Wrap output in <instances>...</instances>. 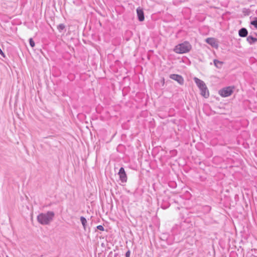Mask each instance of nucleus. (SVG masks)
Here are the masks:
<instances>
[{
  "mask_svg": "<svg viewBox=\"0 0 257 257\" xmlns=\"http://www.w3.org/2000/svg\"><path fill=\"white\" fill-rule=\"evenodd\" d=\"M54 215L53 211L41 213L37 216V220L42 225H48L53 220Z\"/></svg>",
  "mask_w": 257,
  "mask_h": 257,
  "instance_id": "f257e3e1",
  "label": "nucleus"
},
{
  "mask_svg": "<svg viewBox=\"0 0 257 257\" xmlns=\"http://www.w3.org/2000/svg\"><path fill=\"white\" fill-rule=\"evenodd\" d=\"M29 43L31 47H34L35 46V44L32 38L29 39Z\"/></svg>",
  "mask_w": 257,
  "mask_h": 257,
  "instance_id": "f3484780",
  "label": "nucleus"
},
{
  "mask_svg": "<svg viewBox=\"0 0 257 257\" xmlns=\"http://www.w3.org/2000/svg\"><path fill=\"white\" fill-rule=\"evenodd\" d=\"M118 175H119V179L122 183H125L127 181V176L124 169L123 167H121L119 169Z\"/></svg>",
  "mask_w": 257,
  "mask_h": 257,
  "instance_id": "20e7f679",
  "label": "nucleus"
},
{
  "mask_svg": "<svg viewBox=\"0 0 257 257\" xmlns=\"http://www.w3.org/2000/svg\"><path fill=\"white\" fill-rule=\"evenodd\" d=\"M137 14L139 21L143 22V21H144V13L142 9H141L140 8H138L137 9Z\"/></svg>",
  "mask_w": 257,
  "mask_h": 257,
  "instance_id": "0eeeda50",
  "label": "nucleus"
},
{
  "mask_svg": "<svg viewBox=\"0 0 257 257\" xmlns=\"http://www.w3.org/2000/svg\"><path fill=\"white\" fill-rule=\"evenodd\" d=\"M169 205L167 204L165 206H162V208H163V209H166V208H167L168 207H169Z\"/></svg>",
  "mask_w": 257,
  "mask_h": 257,
  "instance_id": "aec40b11",
  "label": "nucleus"
},
{
  "mask_svg": "<svg viewBox=\"0 0 257 257\" xmlns=\"http://www.w3.org/2000/svg\"><path fill=\"white\" fill-rule=\"evenodd\" d=\"M206 42L214 48L218 47V44L216 40L213 38H208L206 39Z\"/></svg>",
  "mask_w": 257,
  "mask_h": 257,
  "instance_id": "423d86ee",
  "label": "nucleus"
},
{
  "mask_svg": "<svg viewBox=\"0 0 257 257\" xmlns=\"http://www.w3.org/2000/svg\"><path fill=\"white\" fill-rule=\"evenodd\" d=\"M233 88L230 86L224 87L219 91V95L223 97L230 96L233 93Z\"/></svg>",
  "mask_w": 257,
  "mask_h": 257,
  "instance_id": "7ed1b4c3",
  "label": "nucleus"
},
{
  "mask_svg": "<svg viewBox=\"0 0 257 257\" xmlns=\"http://www.w3.org/2000/svg\"><path fill=\"white\" fill-rule=\"evenodd\" d=\"M247 34L248 31L245 28H242L238 31V35L240 37H245Z\"/></svg>",
  "mask_w": 257,
  "mask_h": 257,
  "instance_id": "9d476101",
  "label": "nucleus"
},
{
  "mask_svg": "<svg viewBox=\"0 0 257 257\" xmlns=\"http://www.w3.org/2000/svg\"><path fill=\"white\" fill-rule=\"evenodd\" d=\"M199 89L201 92L200 94L202 96L206 98L209 97V93L206 85L202 88H201Z\"/></svg>",
  "mask_w": 257,
  "mask_h": 257,
  "instance_id": "6e6552de",
  "label": "nucleus"
},
{
  "mask_svg": "<svg viewBox=\"0 0 257 257\" xmlns=\"http://www.w3.org/2000/svg\"><path fill=\"white\" fill-rule=\"evenodd\" d=\"M80 221H81V222L83 226L84 229H85L86 225L87 223V220H86V218L83 216H81V217H80Z\"/></svg>",
  "mask_w": 257,
  "mask_h": 257,
  "instance_id": "ddd939ff",
  "label": "nucleus"
},
{
  "mask_svg": "<svg viewBox=\"0 0 257 257\" xmlns=\"http://www.w3.org/2000/svg\"><path fill=\"white\" fill-rule=\"evenodd\" d=\"M65 28V25L63 24H60L57 26V29L59 32L63 31Z\"/></svg>",
  "mask_w": 257,
  "mask_h": 257,
  "instance_id": "4468645a",
  "label": "nucleus"
},
{
  "mask_svg": "<svg viewBox=\"0 0 257 257\" xmlns=\"http://www.w3.org/2000/svg\"><path fill=\"white\" fill-rule=\"evenodd\" d=\"M170 78L176 81L179 84L182 85L184 83V80L181 75L175 74L170 75Z\"/></svg>",
  "mask_w": 257,
  "mask_h": 257,
  "instance_id": "39448f33",
  "label": "nucleus"
},
{
  "mask_svg": "<svg viewBox=\"0 0 257 257\" xmlns=\"http://www.w3.org/2000/svg\"><path fill=\"white\" fill-rule=\"evenodd\" d=\"M246 40L249 44L251 45L257 42V38L252 36H249L247 37Z\"/></svg>",
  "mask_w": 257,
  "mask_h": 257,
  "instance_id": "9b49d317",
  "label": "nucleus"
},
{
  "mask_svg": "<svg viewBox=\"0 0 257 257\" xmlns=\"http://www.w3.org/2000/svg\"><path fill=\"white\" fill-rule=\"evenodd\" d=\"M203 209L206 212H208L211 210V207L209 206L206 205L203 207Z\"/></svg>",
  "mask_w": 257,
  "mask_h": 257,
  "instance_id": "dca6fc26",
  "label": "nucleus"
},
{
  "mask_svg": "<svg viewBox=\"0 0 257 257\" xmlns=\"http://www.w3.org/2000/svg\"><path fill=\"white\" fill-rule=\"evenodd\" d=\"M250 24L253 25L256 29H257V18H254L253 20L251 21Z\"/></svg>",
  "mask_w": 257,
  "mask_h": 257,
  "instance_id": "2eb2a0df",
  "label": "nucleus"
},
{
  "mask_svg": "<svg viewBox=\"0 0 257 257\" xmlns=\"http://www.w3.org/2000/svg\"><path fill=\"white\" fill-rule=\"evenodd\" d=\"M125 257H130V250H128L126 253H125Z\"/></svg>",
  "mask_w": 257,
  "mask_h": 257,
  "instance_id": "6ab92c4d",
  "label": "nucleus"
},
{
  "mask_svg": "<svg viewBox=\"0 0 257 257\" xmlns=\"http://www.w3.org/2000/svg\"><path fill=\"white\" fill-rule=\"evenodd\" d=\"M215 66L217 68H221L223 65V62L220 61L217 59H214L213 61Z\"/></svg>",
  "mask_w": 257,
  "mask_h": 257,
  "instance_id": "f8f14e48",
  "label": "nucleus"
},
{
  "mask_svg": "<svg viewBox=\"0 0 257 257\" xmlns=\"http://www.w3.org/2000/svg\"><path fill=\"white\" fill-rule=\"evenodd\" d=\"M194 80L199 89L206 86L205 83L197 77L194 78Z\"/></svg>",
  "mask_w": 257,
  "mask_h": 257,
  "instance_id": "1a4fd4ad",
  "label": "nucleus"
},
{
  "mask_svg": "<svg viewBox=\"0 0 257 257\" xmlns=\"http://www.w3.org/2000/svg\"><path fill=\"white\" fill-rule=\"evenodd\" d=\"M191 48V44L188 42L185 41L176 46L174 51L178 54H184L189 52Z\"/></svg>",
  "mask_w": 257,
  "mask_h": 257,
  "instance_id": "f03ea898",
  "label": "nucleus"
},
{
  "mask_svg": "<svg viewBox=\"0 0 257 257\" xmlns=\"http://www.w3.org/2000/svg\"><path fill=\"white\" fill-rule=\"evenodd\" d=\"M97 229L101 230V231L104 230V227L101 225H99L97 226Z\"/></svg>",
  "mask_w": 257,
  "mask_h": 257,
  "instance_id": "a211bd4d",
  "label": "nucleus"
}]
</instances>
